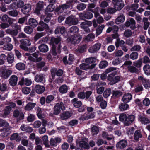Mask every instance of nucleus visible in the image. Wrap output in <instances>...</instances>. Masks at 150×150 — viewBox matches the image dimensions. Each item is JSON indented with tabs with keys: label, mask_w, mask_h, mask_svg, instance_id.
<instances>
[{
	"label": "nucleus",
	"mask_w": 150,
	"mask_h": 150,
	"mask_svg": "<svg viewBox=\"0 0 150 150\" xmlns=\"http://www.w3.org/2000/svg\"><path fill=\"white\" fill-rule=\"evenodd\" d=\"M61 41V38L58 37L57 38L53 37L51 38V42L52 44L51 48L52 53L53 55L56 56L57 53L60 54L61 51L62 46L60 44L58 45L56 50V46L54 45L58 44Z\"/></svg>",
	"instance_id": "1"
},
{
	"label": "nucleus",
	"mask_w": 150,
	"mask_h": 150,
	"mask_svg": "<svg viewBox=\"0 0 150 150\" xmlns=\"http://www.w3.org/2000/svg\"><path fill=\"white\" fill-rule=\"evenodd\" d=\"M135 116L134 115H130L127 116L124 113L121 114L119 117L120 120L124 123L125 126H129L134 121Z\"/></svg>",
	"instance_id": "2"
},
{
	"label": "nucleus",
	"mask_w": 150,
	"mask_h": 150,
	"mask_svg": "<svg viewBox=\"0 0 150 150\" xmlns=\"http://www.w3.org/2000/svg\"><path fill=\"white\" fill-rule=\"evenodd\" d=\"M72 1H69L67 2L65 4L59 5L58 7L56 8L55 11L56 12H59V13L63 12L64 11L66 10L67 9L72 7Z\"/></svg>",
	"instance_id": "3"
},
{
	"label": "nucleus",
	"mask_w": 150,
	"mask_h": 150,
	"mask_svg": "<svg viewBox=\"0 0 150 150\" xmlns=\"http://www.w3.org/2000/svg\"><path fill=\"white\" fill-rule=\"evenodd\" d=\"M32 57H29V60L33 62H38L42 59V55L39 51H37L32 54Z\"/></svg>",
	"instance_id": "4"
},
{
	"label": "nucleus",
	"mask_w": 150,
	"mask_h": 150,
	"mask_svg": "<svg viewBox=\"0 0 150 150\" xmlns=\"http://www.w3.org/2000/svg\"><path fill=\"white\" fill-rule=\"evenodd\" d=\"M79 21L75 16L71 15L66 18L65 23L69 26L76 25L78 23Z\"/></svg>",
	"instance_id": "5"
},
{
	"label": "nucleus",
	"mask_w": 150,
	"mask_h": 150,
	"mask_svg": "<svg viewBox=\"0 0 150 150\" xmlns=\"http://www.w3.org/2000/svg\"><path fill=\"white\" fill-rule=\"evenodd\" d=\"M120 79V76H115L113 74H111L108 75L107 77L108 80L110 81L109 84L112 85L119 81Z\"/></svg>",
	"instance_id": "6"
},
{
	"label": "nucleus",
	"mask_w": 150,
	"mask_h": 150,
	"mask_svg": "<svg viewBox=\"0 0 150 150\" xmlns=\"http://www.w3.org/2000/svg\"><path fill=\"white\" fill-rule=\"evenodd\" d=\"M20 45H19L20 47L24 50H27L28 49V46H29L31 45V42L28 39H23L20 41Z\"/></svg>",
	"instance_id": "7"
},
{
	"label": "nucleus",
	"mask_w": 150,
	"mask_h": 150,
	"mask_svg": "<svg viewBox=\"0 0 150 150\" xmlns=\"http://www.w3.org/2000/svg\"><path fill=\"white\" fill-rule=\"evenodd\" d=\"M112 2L114 5V8L117 11L121 10L125 6L122 0H112Z\"/></svg>",
	"instance_id": "8"
},
{
	"label": "nucleus",
	"mask_w": 150,
	"mask_h": 150,
	"mask_svg": "<svg viewBox=\"0 0 150 150\" xmlns=\"http://www.w3.org/2000/svg\"><path fill=\"white\" fill-rule=\"evenodd\" d=\"M92 93V92L91 91H88L86 92H80L78 94V97L82 99L85 98V100H87L88 99Z\"/></svg>",
	"instance_id": "9"
},
{
	"label": "nucleus",
	"mask_w": 150,
	"mask_h": 150,
	"mask_svg": "<svg viewBox=\"0 0 150 150\" xmlns=\"http://www.w3.org/2000/svg\"><path fill=\"white\" fill-rule=\"evenodd\" d=\"M92 24V23L91 21H86L81 22L80 24V26L82 28L84 29L86 33H89L90 31V30L88 27L91 26Z\"/></svg>",
	"instance_id": "10"
},
{
	"label": "nucleus",
	"mask_w": 150,
	"mask_h": 150,
	"mask_svg": "<svg viewBox=\"0 0 150 150\" xmlns=\"http://www.w3.org/2000/svg\"><path fill=\"white\" fill-rule=\"evenodd\" d=\"M125 25L126 27H130L132 30L135 29L136 27V22L135 20L132 18L127 21L125 23Z\"/></svg>",
	"instance_id": "11"
},
{
	"label": "nucleus",
	"mask_w": 150,
	"mask_h": 150,
	"mask_svg": "<svg viewBox=\"0 0 150 150\" xmlns=\"http://www.w3.org/2000/svg\"><path fill=\"white\" fill-rule=\"evenodd\" d=\"M13 115L15 117L17 118L18 120H22L24 117V115L23 113L18 109H16L14 111Z\"/></svg>",
	"instance_id": "12"
},
{
	"label": "nucleus",
	"mask_w": 150,
	"mask_h": 150,
	"mask_svg": "<svg viewBox=\"0 0 150 150\" xmlns=\"http://www.w3.org/2000/svg\"><path fill=\"white\" fill-rule=\"evenodd\" d=\"M18 77L15 75H12L11 76L8 80L9 84L11 86H16L17 83Z\"/></svg>",
	"instance_id": "13"
},
{
	"label": "nucleus",
	"mask_w": 150,
	"mask_h": 150,
	"mask_svg": "<svg viewBox=\"0 0 150 150\" xmlns=\"http://www.w3.org/2000/svg\"><path fill=\"white\" fill-rule=\"evenodd\" d=\"M35 81L38 83H44L45 82V75L42 74H38L35 77Z\"/></svg>",
	"instance_id": "14"
},
{
	"label": "nucleus",
	"mask_w": 150,
	"mask_h": 150,
	"mask_svg": "<svg viewBox=\"0 0 150 150\" xmlns=\"http://www.w3.org/2000/svg\"><path fill=\"white\" fill-rule=\"evenodd\" d=\"M31 83V81L30 79L28 78H22L21 80L18 82V84L21 86L25 85L29 86L30 85Z\"/></svg>",
	"instance_id": "15"
},
{
	"label": "nucleus",
	"mask_w": 150,
	"mask_h": 150,
	"mask_svg": "<svg viewBox=\"0 0 150 150\" xmlns=\"http://www.w3.org/2000/svg\"><path fill=\"white\" fill-rule=\"evenodd\" d=\"M87 47V45L86 44L81 45L75 50V52L76 54L79 55V53H82L85 52Z\"/></svg>",
	"instance_id": "16"
},
{
	"label": "nucleus",
	"mask_w": 150,
	"mask_h": 150,
	"mask_svg": "<svg viewBox=\"0 0 150 150\" xmlns=\"http://www.w3.org/2000/svg\"><path fill=\"white\" fill-rule=\"evenodd\" d=\"M68 40L72 44H75L79 43L81 40L80 38L75 36L74 35H71L68 39Z\"/></svg>",
	"instance_id": "17"
},
{
	"label": "nucleus",
	"mask_w": 150,
	"mask_h": 150,
	"mask_svg": "<svg viewBox=\"0 0 150 150\" xmlns=\"http://www.w3.org/2000/svg\"><path fill=\"white\" fill-rule=\"evenodd\" d=\"M61 139L59 137L51 138L50 141V144L52 146L56 147L57 145V144L61 142Z\"/></svg>",
	"instance_id": "18"
},
{
	"label": "nucleus",
	"mask_w": 150,
	"mask_h": 150,
	"mask_svg": "<svg viewBox=\"0 0 150 150\" xmlns=\"http://www.w3.org/2000/svg\"><path fill=\"white\" fill-rule=\"evenodd\" d=\"M139 120L144 125L148 124L150 122V120L148 118L144 115H140L139 118Z\"/></svg>",
	"instance_id": "19"
},
{
	"label": "nucleus",
	"mask_w": 150,
	"mask_h": 150,
	"mask_svg": "<svg viewBox=\"0 0 150 150\" xmlns=\"http://www.w3.org/2000/svg\"><path fill=\"white\" fill-rule=\"evenodd\" d=\"M45 89V87L43 86L39 85H36L34 88L35 91L38 93L39 94L43 93Z\"/></svg>",
	"instance_id": "20"
},
{
	"label": "nucleus",
	"mask_w": 150,
	"mask_h": 150,
	"mask_svg": "<svg viewBox=\"0 0 150 150\" xmlns=\"http://www.w3.org/2000/svg\"><path fill=\"white\" fill-rule=\"evenodd\" d=\"M20 128L22 131L28 133L31 132L33 130L32 127L25 124L22 125L20 127Z\"/></svg>",
	"instance_id": "21"
},
{
	"label": "nucleus",
	"mask_w": 150,
	"mask_h": 150,
	"mask_svg": "<svg viewBox=\"0 0 150 150\" xmlns=\"http://www.w3.org/2000/svg\"><path fill=\"white\" fill-rule=\"evenodd\" d=\"M95 66L96 64H94L90 66L86 63H82L80 65V67L82 69L86 70L93 69L95 67Z\"/></svg>",
	"instance_id": "22"
},
{
	"label": "nucleus",
	"mask_w": 150,
	"mask_h": 150,
	"mask_svg": "<svg viewBox=\"0 0 150 150\" xmlns=\"http://www.w3.org/2000/svg\"><path fill=\"white\" fill-rule=\"evenodd\" d=\"M71 102L73 106L76 108L81 107L82 105V103L81 101L79 100L78 98H75L71 100Z\"/></svg>",
	"instance_id": "23"
},
{
	"label": "nucleus",
	"mask_w": 150,
	"mask_h": 150,
	"mask_svg": "<svg viewBox=\"0 0 150 150\" xmlns=\"http://www.w3.org/2000/svg\"><path fill=\"white\" fill-rule=\"evenodd\" d=\"M31 6L29 4H26L24 5L21 9V11L23 14H26L29 13L31 10Z\"/></svg>",
	"instance_id": "24"
},
{
	"label": "nucleus",
	"mask_w": 150,
	"mask_h": 150,
	"mask_svg": "<svg viewBox=\"0 0 150 150\" xmlns=\"http://www.w3.org/2000/svg\"><path fill=\"white\" fill-rule=\"evenodd\" d=\"M132 98V95L130 93H126L124 94L122 97V101L124 103L129 102Z\"/></svg>",
	"instance_id": "25"
},
{
	"label": "nucleus",
	"mask_w": 150,
	"mask_h": 150,
	"mask_svg": "<svg viewBox=\"0 0 150 150\" xmlns=\"http://www.w3.org/2000/svg\"><path fill=\"white\" fill-rule=\"evenodd\" d=\"M83 16L84 18L87 19H91L93 17V14L91 12L87 11L84 12L83 14L81 13L80 14V17L81 18L83 19L82 18H81V16Z\"/></svg>",
	"instance_id": "26"
},
{
	"label": "nucleus",
	"mask_w": 150,
	"mask_h": 150,
	"mask_svg": "<svg viewBox=\"0 0 150 150\" xmlns=\"http://www.w3.org/2000/svg\"><path fill=\"white\" fill-rule=\"evenodd\" d=\"M127 145V142L125 140H122L117 143L116 146L117 148L123 149Z\"/></svg>",
	"instance_id": "27"
},
{
	"label": "nucleus",
	"mask_w": 150,
	"mask_h": 150,
	"mask_svg": "<svg viewBox=\"0 0 150 150\" xmlns=\"http://www.w3.org/2000/svg\"><path fill=\"white\" fill-rule=\"evenodd\" d=\"M5 32L6 34L13 36L16 35L18 33L17 29L12 30L11 28H8L5 30Z\"/></svg>",
	"instance_id": "28"
},
{
	"label": "nucleus",
	"mask_w": 150,
	"mask_h": 150,
	"mask_svg": "<svg viewBox=\"0 0 150 150\" xmlns=\"http://www.w3.org/2000/svg\"><path fill=\"white\" fill-rule=\"evenodd\" d=\"M36 105L35 103L29 102L26 105L24 109L26 111L31 110L35 107Z\"/></svg>",
	"instance_id": "29"
},
{
	"label": "nucleus",
	"mask_w": 150,
	"mask_h": 150,
	"mask_svg": "<svg viewBox=\"0 0 150 150\" xmlns=\"http://www.w3.org/2000/svg\"><path fill=\"white\" fill-rule=\"evenodd\" d=\"M11 110V108L10 106H6L4 110V112L2 115V117L4 118H6L8 115Z\"/></svg>",
	"instance_id": "30"
},
{
	"label": "nucleus",
	"mask_w": 150,
	"mask_h": 150,
	"mask_svg": "<svg viewBox=\"0 0 150 150\" xmlns=\"http://www.w3.org/2000/svg\"><path fill=\"white\" fill-rule=\"evenodd\" d=\"M65 28L64 26H58L56 28L54 32L56 34H58L59 33L61 34H63L65 32Z\"/></svg>",
	"instance_id": "31"
},
{
	"label": "nucleus",
	"mask_w": 150,
	"mask_h": 150,
	"mask_svg": "<svg viewBox=\"0 0 150 150\" xmlns=\"http://www.w3.org/2000/svg\"><path fill=\"white\" fill-rule=\"evenodd\" d=\"M28 24L34 28L37 26L38 23V21L33 18H30L28 20Z\"/></svg>",
	"instance_id": "32"
},
{
	"label": "nucleus",
	"mask_w": 150,
	"mask_h": 150,
	"mask_svg": "<svg viewBox=\"0 0 150 150\" xmlns=\"http://www.w3.org/2000/svg\"><path fill=\"white\" fill-rule=\"evenodd\" d=\"M142 137V132L140 130H137L135 131L134 134V138L135 140L138 141L139 138H141Z\"/></svg>",
	"instance_id": "33"
},
{
	"label": "nucleus",
	"mask_w": 150,
	"mask_h": 150,
	"mask_svg": "<svg viewBox=\"0 0 150 150\" xmlns=\"http://www.w3.org/2000/svg\"><path fill=\"white\" fill-rule=\"evenodd\" d=\"M105 27L104 24L98 26L96 29V36L97 37L100 35L102 32L103 30Z\"/></svg>",
	"instance_id": "34"
},
{
	"label": "nucleus",
	"mask_w": 150,
	"mask_h": 150,
	"mask_svg": "<svg viewBox=\"0 0 150 150\" xmlns=\"http://www.w3.org/2000/svg\"><path fill=\"white\" fill-rule=\"evenodd\" d=\"M46 34V33L45 32L37 33L34 37V41H37L40 38L45 36Z\"/></svg>",
	"instance_id": "35"
},
{
	"label": "nucleus",
	"mask_w": 150,
	"mask_h": 150,
	"mask_svg": "<svg viewBox=\"0 0 150 150\" xmlns=\"http://www.w3.org/2000/svg\"><path fill=\"white\" fill-rule=\"evenodd\" d=\"M126 103H121L119 105V109L120 111H124L129 108V105Z\"/></svg>",
	"instance_id": "36"
},
{
	"label": "nucleus",
	"mask_w": 150,
	"mask_h": 150,
	"mask_svg": "<svg viewBox=\"0 0 150 150\" xmlns=\"http://www.w3.org/2000/svg\"><path fill=\"white\" fill-rule=\"evenodd\" d=\"M125 20V16L122 14L119 15L115 20V23L116 24H119L123 22Z\"/></svg>",
	"instance_id": "37"
},
{
	"label": "nucleus",
	"mask_w": 150,
	"mask_h": 150,
	"mask_svg": "<svg viewBox=\"0 0 150 150\" xmlns=\"http://www.w3.org/2000/svg\"><path fill=\"white\" fill-rule=\"evenodd\" d=\"M40 51L42 52H46L48 50V46L44 44H42L38 47Z\"/></svg>",
	"instance_id": "38"
},
{
	"label": "nucleus",
	"mask_w": 150,
	"mask_h": 150,
	"mask_svg": "<svg viewBox=\"0 0 150 150\" xmlns=\"http://www.w3.org/2000/svg\"><path fill=\"white\" fill-rule=\"evenodd\" d=\"M71 116V113L69 112H66L60 115V118L62 120H64L69 118Z\"/></svg>",
	"instance_id": "39"
},
{
	"label": "nucleus",
	"mask_w": 150,
	"mask_h": 150,
	"mask_svg": "<svg viewBox=\"0 0 150 150\" xmlns=\"http://www.w3.org/2000/svg\"><path fill=\"white\" fill-rule=\"evenodd\" d=\"M12 72V71L10 70L4 71L2 72V77L4 79H6L8 78L10 75L11 74Z\"/></svg>",
	"instance_id": "40"
},
{
	"label": "nucleus",
	"mask_w": 150,
	"mask_h": 150,
	"mask_svg": "<svg viewBox=\"0 0 150 150\" xmlns=\"http://www.w3.org/2000/svg\"><path fill=\"white\" fill-rule=\"evenodd\" d=\"M2 21L4 22H8L9 24H11L12 22L11 20V18L8 15L6 14L4 15L2 17Z\"/></svg>",
	"instance_id": "41"
},
{
	"label": "nucleus",
	"mask_w": 150,
	"mask_h": 150,
	"mask_svg": "<svg viewBox=\"0 0 150 150\" xmlns=\"http://www.w3.org/2000/svg\"><path fill=\"white\" fill-rule=\"evenodd\" d=\"M99 132L98 127L96 126H93L91 128V132L93 136L96 135Z\"/></svg>",
	"instance_id": "42"
},
{
	"label": "nucleus",
	"mask_w": 150,
	"mask_h": 150,
	"mask_svg": "<svg viewBox=\"0 0 150 150\" xmlns=\"http://www.w3.org/2000/svg\"><path fill=\"white\" fill-rule=\"evenodd\" d=\"M128 70L132 73H137L138 72L139 70L135 66H129L127 67Z\"/></svg>",
	"instance_id": "43"
},
{
	"label": "nucleus",
	"mask_w": 150,
	"mask_h": 150,
	"mask_svg": "<svg viewBox=\"0 0 150 150\" xmlns=\"http://www.w3.org/2000/svg\"><path fill=\"white\" fill-rule=\"evenodd\" d=\"M95 115L94 113H88L86 115H84L83 119L84 120H87L89 119L94 118Z\"/></svg>",
	"instance_id": "44"
},
{
	"label": "nucleus",
	"mask_w": 150,
	"mask_h": 150,
	"mask_svg": "<svg viewBox=\"0 0 150 150\" xmlns=\"http://www.w3.org/2000/svg\"><path fill=\"white\" fill-rule=\"evenodd\" d=\"M8 90V88L7 83L4 82L0 84V90L1 92H5Z\"/></svg>",
	"instance_id": "45"
},
{
	"label": "nucleus",
	"mask_w": 150,
	"mask_h": 150,
	"mask_svg": "<svg viewBox=\"0 0 150 150\" xmlns=\"http://www.w3.org/2000/svg\"><path fill=\"white\" fill-rule=\"evenodd\" d=\"M142 21L144 23V25L143 26L144 29L145 30H146L150 25V22L148 21V18L144 17L143 18Z\"/></svg>",
	"instance_id": "46"
},
{
	"label": "nucleus",
	"mask_w": 150,
	"mask_h": 150,
	"mask_svg": "<svg viewBox=\"0 0 150 150\" xmlns=\"http://www.w3.org/2000/svg\"><path fill=\"white\" fill-rule=\"evenodd\" d=\"M143 69L144 73L147 75L150 74V66L149 64H146L144 66Z\"/></svg>",
	"instance_id": "47"
},
{
	"label": "nucleus",
	"mask_w": 150,
	"mask_h": 150,
	"mask_svg": "<svg viewBox=\"0 0 150 150\" xmlns=\"http://www.w3.org/2000/svg\"><path fill=\"white\" fill-rule=\"evenodd\" d=\"M133 65L137 68H140L142 65V59L139 58L138 60L134 62H133Z\"/></svg>",
	"instance_id": "48"
},
{
	"label": "nucleus",
	"mask_w": 150,
	"mask_h": 150,
	"mask_svg": "<svg viewBox=\"0 0 150 150\" xmlns=\"http://www.w3.org/2000/svg\"><path fill=\"white\" fill-rule=\"evenodd\" d=\"M16 67L19 70H23L25 69V65L23 63L20 62L16 64Z\"/></svg>",
	"instance_id": "49"
},
{
	"label": "nucleus",
	"mask_w": 150,
	"mask_h": 150,
	"mask_svg": "<svg viewBox=\"0 0 150 150\" xmlns=\"http://www.w3.org/2000/svg\"><path fill=\"white\" fill-rule=\"evenodd\" d=\"M18 12L16 10H12L7 12V13L9 16L13 17H17L18 15Z\"/></svg>",
	"instance_id": "50"
},
{
	"label": "nucleus",
	"mask_w": 150,
	"mask_h": 150,
	"mask_svg": "<svg viewBox=\"0 0 150 150\" xmlns=\"http://www.w3.org/2000/svg\"><path fill=\"white\" fill-rule=\"evenodd\" d=\"M43 8V4L39 3L37 5V7L36 9L35 10V12L38 14H40V11Z\"/></svg>",
	"instance_id": "51"
},
{
	"label": "nucleus",
	"mask_w": 150,
	"mask_h": 150,
	"mask_svg": "<svg viewBox=\"0 0 150 150\" xmlns=\"http://www.w3.org/2000/svg\"><path fill=\"white\" fill-rule=\"evenodd\" d=\"M125 42L123 40H120L119 39H117V41L115 42V46L117 48L119 46L121 47L124 46Z\"/></svg>",
	"instance_id": "52"
},
{
	"label": "nucleus",
	"mask_w": 150,
	"mask_h": 150,
	"mask_svg": "<svg viewBox=\"0 0 150 150\" xmlns=\"http://www.w3.org/2000/svg\"><path fill=\"white\" fill-rule=\"evenodd\" d=\"M79 146L84 148L87 149H89V146L88 144L84 141H81L79 143Z\"/></svg>",
	"instance_id": "53"
},
{
	"label": "nucleus",
	"mask_w": 150,
	"mask_h": 150,
	"mask_svg": "<svg viewBox=\"0 0 150 150\" xmlns=\"http://www.w3.org/2000/svg\"><path fill=\"white\" fill-rule=\"evenodd\" d=\"M24 30L25 33L28 34H31L33 31V28L29 26L25 27Z\"/></svg>",
	"instance_id": "54"
},
{
	"label": "nucleus",
	"mask_w": 150,
	"mask_h": 150,
	"mask_svg": "<svg viewBox=\"0 0 150 150\" xmlns=\"http://www.w3.org/2000/svg\"><path fill=\"white\" fill-rule=\"evenodd\" d=\"M112 93L113 97L115 98L120 97L122 94V92L118 90H113Z\"/></svg>",
	"instance_id": "55"
},
{
	"label": "nucleus",
	"mask_w": 150,
	"mask_h": 150,
	"mask_svg": "<svg viewBox=\"0 0 150 150\" xmlns=\"http://www.w3.org/2000/svg\"><path fill=\"white\" fill-rule=\"evenodd\" d=\"M79 30V28L77 26H73L70 28L69 32L70 33L74 34L77 33Z\"/></svg>",
	"instance_id": "56"
},
{
	"label": "nucleus",
	"mask_w": 150,
	"mask_h": 150,
	"mask_svg": "<svg viewBox=\"0 0 150 150\" xmlns=\"http://www.w3.org/2000/svg\"><path fill=\"white\" fill-rule=\"evenodd\" d=\"M59 92L62 93H66L67 91L68 88L66 85H62L59 88Z\"/></svg>",
	"instance_id": "57"
},
{
	"label": "nucleus",
	"mask_w": 150,
	"mask_h": 150,
	"mask_svg": "<svg viewBox=\"0 0 150 150\" xmlns=\"http://www.w3.org/2000/svg\"><path fill=\"white\" fill-rule=\"evenodd\" d=\"M111 92V90L110 88L106 89L103 93V96L105 98H107L108 97Z\"/></svg>",
	"instance_id": "58"
},
{
	"label": "nucleus",
	"mask_w": 150,
	"mask_h": 150,
	"mask_svg": "<svg viewBox=\"0 0 150 150\" xmlns=\"http://www.w3.org/2000/svg\"><path fill=\"white\" fill-rule=\"evenodd\" d=\"M95 38L94 34L92 33H90L87 35L85 38V40L87 41H93Z\"/></svg>",
	"instance_id": "59"
},
{
	"label": "nucleus",
	"mask_w": 150,
	"mask_h": 150,
	"mask_svg": "<svg viewBox=\"0 0 150 150\" xmlns=\"http://www.w3.org/2000/svg\"><path fill=\"white\" fill-rule=\"evenodd\" d=\"M85 62L86 63L92 64L96 62V59L94 57H90L86 58Z\"/></svg>",
	"instance_id": "60"
},
{
	"label": "nucleus",
	"mask_w": 150,
	"mask_h": 150,
	"mask_svg": "<svg viewBox=\"0 0 150 150\" xmlns=\"http://www.w3.org/2000/svg\"><path fill=\"white\" fill-rule=\"evenodd\" d=\"M138 57V53L136 52H132L130 55V58L132 60H135Z\"/></svg>",
	"instance_id": "61"
},
{
	"label": "nucleus",
	"mask_w": 150,
	"mask_h": 150,
	"mask_svg": "<svg viewBox=\"0 0 150 150\" xmlns=\"http://www.w3.org/2000/svg\"><path fill=\"white\" fill-rule=\"evenodd\" d=\"M142 83L145 88L148 89L150 87V83L149 80H144Z\"/></svg>",
	"instance_id": "62"
},
{
	"label": "nucleus",
	"mask_w": 150,
	"mask_h": 150,
	"mask_svg": "<svg viewBox=\"0 0 150 150\" xmlns=\"http://www.w3.org/2000/svg\"><path fill=\"white\" fill-rule=\"evenodd\" d=\"M7 59V62L9 63H12L14 61V57L13 55L12 54H8V57Z\"/></svg>",
	"instance_id": "63"
},
{
	"label": "nucleus",
	"mask_w": 150,
	"mask_h": 150,
	"mask_svg": "<svg viewBox=\"0 0 150 150\" xmlns=\"http://www.w3.org/2000/svg\"><path fill=\"white\" fill-rule=\"evenodd\" d=\"M124 35L126 38L130 37L132 35V31L130 29L126 30L124 33Z\"/></svg>",
	"instance_id": "64"
}]
</instances>
